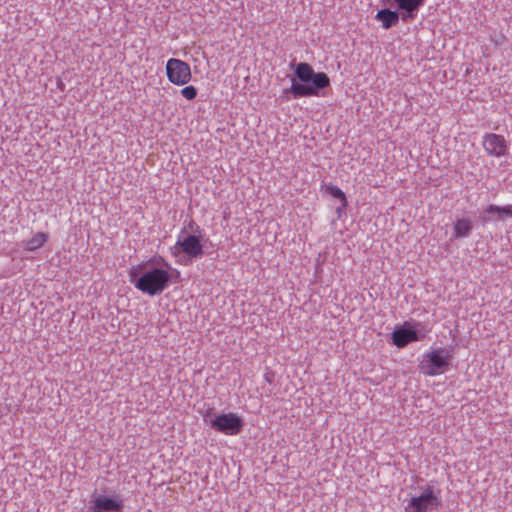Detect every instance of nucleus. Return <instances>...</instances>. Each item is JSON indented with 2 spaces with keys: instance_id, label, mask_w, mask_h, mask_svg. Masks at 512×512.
<instances>
[{
  "instance_id": "5",
  "label": "nucleus",
  "mask_w": 512,
  "mask_h": 512,
  "mask_svg": "<svg viewBox=\"0 0 512 512\" xmlns=\"http://www.w3.org/2000/svg\"><path fill=\"white\" fill-rule=\"evenodd\" d=\"M165 72L168 81L175 86H184L192 79L190 65L178 58H170L167 60Z\"/></svg>"
},
{
  "instance_id": "6",
  "label": "nucleus",
  "mask_w": 512,
  "mask_h": 512,
  "mask_svg": "<svg viewBox=\"0 0 512 512\" xmlns=\"http://www.w3.org/2000/svg\"><path fill=\"white\" fill-rule=\"evenodd\" d=\"M209 424L217 432L225 435H237L243 427V420L237 414L229 412L215 416Z\"/></svg>"
},
{
  "instance_id": "7",
  "label": "nucleus",
  "mask_w": 512,
  "mask_h": 512,
  "mask_svg": "<svg viewBox=\"0 0 512 512\" xmlns=\"http://www.w3.org/2000/svg\"><path fill=\"white\" fill-rule=\"evenodd\" d=\"M482 147L489 156L500 158L507 154L508 142L503 135L486 133L483 136Z\"/></svg>"
},
{
  "instance_id": "10",
  "label": "nucleus",
  "mask_w": 512,
  "mask_h": 512,
  "mask_svg": "<svg viewBox=\"0 0 512 512\" xmlns=\"http://www.w3.org/2000/svg\"><path fill=\"white\" fill-rule=\"evenodd\" d=\"M182 251L190 257H198L203 253L200 239L194 235L187 236L178 241Z\"/></svg>"
},
{
  "instance_id": "9",
  "label": "nucleus",
  "mask_w": 512,
  "mask_h": 512,
  "mask_svg": "<svg viewBox=\"0 0 512 512\" xmlns=\"http://www.w3.org/2000/svg\"><path fill=\"white\" fill-rule=\"evenodd\" d=\"M484 216L489 221H505L512 218V205L503 207L490 205L484 210Z\"/></svg>"
},
{
  "instance_id": "18",
  "label": "nucleus",
  "mask_w": 512,
  "mask_h": 512,
  "mask_svg": "<svg viewBox=\"0 0 512 512\" xmlns=\"http://www.w3.org/2000/svg\"><path fill=\"white\" fill-rule=\"evenodd\" d=\"M208 414L204 415L203 419L206 422L207 421Z\"/></svg>"
},
{
  "instance_id": "1",
  "label": "nucleus",
  "mask_w": 512,
  "mask_h": 512,
  "mask_svg": "<svg viewBox=\"0 0 512 512\" xmlns=\"http://www.w3.org/2000/svg\"><path fill=\"white\" fill-rule=\"evenodd\" d=\"M178 272L163 258L149 260L143 265H133L129 271V282L140 292L149 296L162 294L170 285L173 274Z\"/></svg>"
},
{
  "instance_id": "15",
  "label": "nucleus",
  "mask_w": 512,
  "mask_h": 512,
  "mask_svg": "<svg viewBox=\"0 0 512 512\" xmlns=\"http://www.w3.org/2000/svg\"><path fill=\"white\" fill-rule=\"evenodd\" d=\"M326 192L333 198L338 199L343 208L347 206L348 203L345 193L338 186L329 184L326 186Z\"/></svg>"
},
{
  "instance_id": "2",
  "label": "nucleus",
  "mask_w": 512,
  "mask_h": 512,
  "mask_svg": "<svg viewBox=\"0 0 512 512\" xmlns=\"http://www.w3.org/2000/svg\"><path fill=\"white\" fill-rule=\"evenodd\" d=\"M295 75L302 82H312V85L302 84L292 80L291 87L287 90L294 98L319 96V90L330 85V79L324 72L316 73L313 67L305 62L298 63Z\"/></svg>"
},
{
  "instance_id": "11",
  "label": "nucleus",
  "mask_w": 512,
  "mask_h": 512,
  "mask_svg": "<svg viewBox=\"0 0 512 512\" xmlns=\"http://www.w3.org/2000/svg\"><path fill=\"white\" fill-rule=\"evenodd\" d=\"M418 339L417 332L412 329L400 328L392 333L393 344L398 348H403L407 344L417 341Z\"/></svg>"
},
{
  "instance_id": "16",
  "label": "nucleus",
  "mask_w": 512,
  "mask_h": 512,
  "mask_svg": "<svg viewBox=\"0 0 512 512\" xmlns=\"http://www.w3.org/2000/svg\"><path fill=\"white\" fill-rule=\"evenodd\" d=\"M198 91L196 87L192 85H184V87L180 90V95L189 101L194 100L197 97Z\"/></svg>"
},
{
  "instance_id": "14",
  "label": "nucleus",
  "mask_w": 512,
  "mask_h": 512,
  "mask_svg": "<svg viewBox=\"0 0 512 512\" xmlns=\"http://www.w3.org/2000/svg\"><path fill=\"white\" fill-rule=\"evenodd\" d=\"M400 10L409 14L417 11L424 3V0H394Z\"/></svg>"
},
{
  "instance_id": "19",
  "label": "nucleus",
  "mask_w": 512,
  "mask_h": 512,
  "mask_svg": "<svg viewBox=\"0 0 512 512\" xmlns=\"http://www.w3.org/2000/svg\"><path fill=\"white\" fill-rule=\"evenodd\" d=\"M93 512H105V511H102L100 509H97L96 511H93Z\"/></svg>"
},
{
  "instance_id": "13",
  "label": "nucleus",
  "mask_w": 512,
  "mask_h": 512,
  "mask_svg": "<svg viewBox=\"0 0 512 512\" xmlns=\"http://www.w3.org/2000/svg\"><path fill=\"white\" fill-rule=\"evenodd\" d=\"M375 19L382 23L384 29H389L398 24L399 14L397 11L382 9L377 12Z\"/></svg>"
},
{
  "instance_id": "3",
  "label": "nucleus",
  "mask_w": 512,
  "mask_h": 512,
  "mask_svg": "<svg viewBox=\"0 0 512 512\" xmlns=\"http://www.w3.org/2000/svg\"><path fill=\"white\" fill-rule=\"evenodd\" d=\"M451 360V355L443 348L434 349L423 355L419 364L421 373L425 376H437L446 372Z\"/></svg>"
},
{
  "instance_id": "8",
  "label": "nucleus",
  "mask_w": 512,
  "mask_h": 512,
  "mask_svg": "<svg viewBox=\"0 0 512 512\" xmlns=\"http://www.w3.org/2000/svg\"><path fill=\"white\" fill-rule=\"evenodd\" d=\"M92 503L94 508L105 512H121L124 506L119 496L111 497L104 494L94 495Z\"/></svg>"
},
{
  "instance_id": "12",
  "label": "nucleus",
  "mask_w": 512,
  "mask_h": 512,
  "mask_svg": "<svg viewBox=\"0 0 512 512\" xmlns=\"http://www.w3.org/2000/svg\"><path fill=\"white\" fill-rule=\"evenodd\" d=\"M49 235L45 232H36L31 237L23 239L20 245L24 250L32 252L42 248L48 241Z\"/></svg>"
},
{
  "instance_id": "4",
  "label": "nucleus",
  "mask_w": 512,
  "mask_h": 512,
  "mask_svg": "<svg viewBox=\"0 0 512 512\" xmlns=\"http://www.w3.org/2000/svg\"><path fill=\"white\" fill-rule=\"evenodd\" d=\"M441 504L439 493L432 486H427L421 494L410 498L404 507L405 512H430L437 510Z\"/></svg>"
},
{
  "instance_id": "17",
  "label": "nucleus",
  "mask_w": 512,
  "mask_h": 512,
  "mask_svg": "<svg viewBox=\"0 0 512 512\" xmlns=\"http://www.w3.org/2000/svg\"><path fill=\"white\" fill-rule=\"evenodd\" d=\"M470 226H455V237H464L468 235Z\"/></svg>"
}]
</instances>
